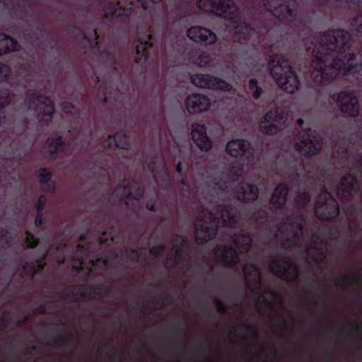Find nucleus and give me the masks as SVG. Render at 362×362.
<instances>
[{
	"instance_id": "35",
	"label": "nucleus",
	"mask_w": 362,
	"mask_h": 362,
	"mask_svg": "<svg viewBox=\"0 0 362 362\" xmlns=\"http://www.w3.org/2000/svg\"><path fill=\"white\" fill-rule=\"evenodd\" d=\"M249 90L252 91V95L255 99H258L262 93V88L257 84L256 79L252 78L249 82Z\"/></svg>"
},
{
	"instance_id": "8",
	"label": "nucleus",
	"mask_w": 362,
	"mask_h": 362,
	"mask_svg": "<svg viewBox=\"0 0 362 362\" xmlns=\"http://www.w3.org/2000/svg\"><path fill=\"white\" fill-rule=\"evenodd\" d=\"M193 85L200 88L230 91L232 86L226 81L206 74H197L191 76Z\"/></svg>"
},
{
	"instance_id": "53",
	"label": "nucleus",
	"mask_w": 362,
	"mask_h": 362,
	"mask_svg": "<svg viewBox=\"0 0 362 362\" xmlns=\"http://www.w3.org/2000/svg\"><path fill=\"white\" fill-rule=\"evenodd\" d=\"M297 122L298 124L301 125L303 124V119H301V118H299L298 120H297Z\"/></svg>"
},
{
	"instance_id": "37",
	"label": "nucleus",
	"mask_w": 362,
	"mask_h": 362,
	"mask_svg": "<svg viewBox=\"0 0 362 362\" xmlns=\"http://www.w3.org/2000/svg\"><path fill=\"white\" fill-rule=\"evenodd\" d=\"M40 267L41 264L40 262H37L33 264H29L28 263H26L23 267V269L28 275L33 276L37 272V270L40 269Z\"/></svg>"
},
{
	"instance_id": "2",
	"label": "nucleus",
	"mask_w": 362,
	"mask_h": 362,
	"mask_svg": "<svg viewBox=\"0 0 362 362\" xmlns=\"http://www.w3.org/2000/svg\"><path fill=\"white\" fill-rule=\"evenodd\" d=\"M235 209L232 206L219 207L216 214L208 210L199 213L195 227V236L199 240H207L215 234L218 226L236 227Z\"/></svg>"
},
{
	"instance_id": "43",
	"label": "nucleus",
	"mask_w": 362,
	"mask_h": 362,
	"mask_svg": "<svg viewBox=\"0 0 362 362\" xmlns=\"http://www.w3.org/2000/svg\"><path fill=\"white\" fill-rule=\"evenodd\" d=\"M214 189H224L227 187V182L221 180L220 177H216L214 178Z\"/></svg>"
},
{
	"instance_id": "44",
	"label": "nucleus",
	"mask_w": 362,
	"mask_h": 362,
	"mask_svg": "<svg viewBox=\"0 0 362 362\" xmlns=\"http://www.w3.org/2000/svg\"><path fill=\"white\" fill-rule=\"evenodd\" d=\"M46 202L47 199L45 196H40L38 198L37 202L35 206L37 212L40 213L42 211Z\"/></svg>"
},
{
	"instance_id": "52",
	"label": "nucleus",
	"mask_w": 362,
	"mask_h": 362,
	"mask_svg": "<svg viewBox=\"0 0 362 362\" xmlns=\"http://www.w3.org/2000/svg\"><path fill=\"white\" fill-rule=\"evenodd\" d=\"M153 177H154V178H155L156 182L157 183H159V182H160V181H159V175H158V173H154V174H153Z\"/></svg>"
},
{
	"instance_id": "32",
	"label": "nucleus",
	"mask_w": 362,
	"mask_h": 362,
	"mask_svg": "<svg viewBox=\"0 0 362 362\" xmlns=\"http://www.w3.org/2000/svg\"><path fill=\"white\" fill-rule=\"evenodd\" d=\"M38 178L43 190L49 191L54 189V184L50 182L51 173L47 169L40 170Z\"/></svg>"
},
{
	"instance_id": "45",
	"label": "nucleus",
	"mask_w": 362,
	"mask_h": 362,
	"mask_svg": "<svg viewBox=\"0 0 362 362\" xmlns=\"http://www.w3.org/2000/svg\"><path fill=\"white\" fill-rule=\"evenodd\" d=\"M164 251V247L163 246H156L153 247L151 249L150 253L153 255H158L163 253Z\"/></svg>"
},
{
	"instance_id": "10",
	"label": "nucleus",
	"mask_w": 362,
	"mask_h": 362,
	"mask_svg": "<svg viewBox=\"0 0 362 362\" xmlns=\"http://www.w3.org/2000/svg\"><path fill=\"white\" fill-rule=\"evenodd\" d=\"M340 110L346 115L355 117L359 113L358 101L353 93L342 91L334 97Z\"/></svg>"
},
{
	"instance_id": "47",
	"label": "nucleus",
	"mask_w": 362,
	"mask_h": 362,
	"mask_svg": "<svg viewBox=\"0 0 362 362\" xmlns=\"http://www.w3.org/2000/svg\"><path fill=\"white\" fill-rule=\"evenodd\" d=\"M42 216L40 215V213L37 212V216H36V218L35 221V224L36 226H40L42 225Z\"/></svg>"
},
{
	"instance_id": "38",
	"label": "nucleus",
	"mask_w": 362,
	"mask_h": 362,
	"mask_svg": "<svg viewBox=\"0 0 362 362\" xmlns=\"http://www.w3.org/2000/svg\"><path fill=\"white\" fill-rule=\"evenodd\" d=\"M22 240L27 247H33L37 244V240L28 231L24 234Z\"/></svg>"
},
{
	"instance_id": "28",
	"label": "nucleus",
	"mask_w": 362,
	"mask_h": 362,
	"mask_svg": "<svg viewBox=\"0 0 362 362\" xmlns=\"http://www.w3.org/2000/svg\"><path fill=\"white\" fill-rule=\"evenodd\" d=\"M355 179L351 175L344 176L340 182V185L337 188V195L339 197H346L351 194Z\"/></svg>"
},
{
	"instance_id": "18",
	"label": "nucleus",
	"mask_w": 362,
	"mask_h": 362,
	"mask_svg": "<svg viewBox=\"0 0 362 362\" xmlns=\"http://www.w3.org/2000/svg\"><path fill=\"white\" fill-rule=\"evenodd\" d=\"M133 190H138L142 192L140 185L137 182L133 183L131 186H129V183L124 182L122 185H119L118 187L115 189L113 192V197H116L118 200H122L123 199L132 195V197L138 201L141 195L140 192H134Z\"/></svg>"
},
{
	"instance_id": "30",
	"label": "nucleus",
	"mask_w": 362,
	"mask_h": 362,
	"mask_svg": "<svg viewBox=\"0 0 362 362\" xmlns=\"http://www.w3.org/2000/svg\"><path fill=\"white\" fill-rule=\"evenodd\" d=\"M18 48V45L14 40L4 34H0V56L16 51Z\"/></svg>"
},
{
	"instance_id": "9",
	"label": "nucleus",
	"mask_w": 362,
	"mask_h": 362,
	"mask_svg": "<svg viewBox=\"0 0 362 362\" xmlns=\"http://www.w3.org/2000/svg\"><path fill=\"white\" fill-rule=\"evenodd\" d=\"M269 267L279 278L293 279L297 276V269L291 258L279 257L270 262Z\"/></svg>"
},
{
	"instance_id": "3",
	"label": "nucleus",
	"mask_w": 362,
	"mask_h": 362,
	"mask_svg": "<svg viewBox=\"0 0 362 362\" xmlns=\"http://www.w3.org/2000/svg\"><path fill=\"white\" fill-rule=\"evenodd\" d=\"M269 69L272 78L282 90L293 94L298 90L299 78L284 55L271 57Z\"/></svg>"
},
{
	"instance_id": "27",
	"label": "nucleus",
	"mask_w": 362,
	"mask_h": 362,
	"mask_svg": "<svg viewBox=\"0 0 362 362\" xmlns=\"http://www.w3.org/2000/svg\"><path fill=\"white\" fill-rule=\"evenodd\" d=\"M151 38V35H148L147 39L144 38L139 40L138 44L136 45V62L139 63L143 60H146L148 57L147 49L151 45L149 42Z\"/></svg>"
},
{
	"instance_id": "22",
	"label": "nucleus",
	"mask_w": 362,
	"mask_h": 362,
	"mask_svg": "<svg viewBox=\"0 0 362 362\" xmlns=\"http://www.w3.org/2000/svg\"><path fill=\"white\" fill-rule=\"evenodd\" d=\"M103 146L109 148L116 147L122 149H127L129 146V138L124 133L117 132L115 136H109L103 142Z\"/></svg>"
},
{
	"instance_id": "16",
	"label": "nucleus",
	"mask_w": 362,
	"mask_h": 362,
	"mask_svg": "<svg viewBox=\"0 0 362 362\" xmlns=\"http://www.w3.org/2000/svg\"><path fill=\"white\" fill-rule=\"evenodd\" d=\"M192 138L196 145L202 151H209L212 147V143L206 134L204 124H194L192 127Z\"/></svg>"
},
{
	"instance_id": "41",
	"label": "nucleus",
	"mask_w": 362,
	"mask_h": 362,
	"mask_svg": "<svg viewBox=\"0 0 362 362\" xmlns=\"http://www.w3.org/2000/svg\"><path fill=\"white\" fill-rule=\"evenodd\" d=\"M180 251H181V247L177 245H174L172 251H171V257H170V259H173V262H176L179 258L180 257Z\"/></svg>"
},
{
	"instance_id": "6",
	"label": "nucleus",
	"mask_w": 362,
	"mask_h": 362,
	"mask_svg": "<svg viewBox=\"0 0 362 362\" xmlns=\"http://www.w3.org/2000/svg\"><path fill=\"white\" fill-rule=\"evenodd\" d=\"M315 214L321 218H332L339 213L337 202L327 192L321 193L315 203Z\"/></svg>"
},
{
	"instance_id": "14",
	"label": "nucleus",
	"mask_w": 362,
	"mask_h": 362,
	"mask_svg": "<svg viewBox=\"0 0 362 362\" xmlns=\"http://www.w3.org/2000/svg\"><path fill=\"white\" fill-rule=\"evenodd\" d=\"M185 105L189 114H199L209 110L211 100L203 94H192L186 98Z\"/></svg>"
},
{
	"instance_id": "50",
	"label": "nucleus",
	"mask_w": 362,
	"mask_h": 362,
	"mask_svg": "<svg viewBox=\"0 0 362 362\" xmlns=\"http://www.w3.org/2000/svg\"><path fill=\"white\" fill-rule=\"evenodd\" d=\"M146 208L150 211H153L154 209V204L151 202H148L146 204Z\"/></svg>"
},
{
	"instance_id": "54",
	"label": "nucleus",
	"mask_w": 362,
	"mask_h": 362,
	"mask_svg": "<svg viewBox=\"0 0 362 362\" xmlns=\"http://www.w3.org/2000/svg\"><path fill=\"white\" fill-rule=\"evenodd\" d=\"M181 183L185 185V182L183 180H181Z\"/></svg>"
},
{
	"instance_id": "1",
	"label": "nucleus",
	"mask_w": 362,
	"mask_h": 362,
	"mask_svg": "<svg viewBox=\"0 0 362 362\" xmlns=\"http://www.w3.org/2000/svg\"><path fill=\"white\" fill-rule=\"evenodd\" d=\"M349 42L350 34L344 30H333L313 39L311 76L315 83L330 81L339 73L346 74L361 71L362 64L349 52Z\"/></svg>"
},
{
	"instance_id": "49",
	"label": "nucleus",
	"mask_w": 362,
	"mask_h": 362,
	"mask_svg": "<svg viewBox=\"0 0 362 362\" xmlns=\"http://www.w3.org/2000/svg\"><path fill=\"white\" fill-rule=\"evenodd\" d=\"M64 110L65 112L67 113H72V109H74V107L71 105H69V107H66V105L64 106Z\"/></svg>"
},
{
	"instance_id": "23",
	"label": "nucleus",
	"mask_w": 362,
	"mask_h": 362,
	"mask_svg": "<svg viewBox=\"0 0 362 362\" xmlns=\"http://www.w3.org/2000/svg\"><path fill=\"white\" fill-rule=\"evenodd\" d=\"M132 8H129L121 5V2L119 1L117 4H111L105 6L104 9L105 16L107 18H113L121 17L123 15H128L129 11H132Z\"/></svg>"
},
{
	"instance_id": "7",
	"label": "nucleus",
	"mask_w": 362,
	"mask_h": 362,
	"mask_svg": "<svg viewBox=\"0 0 362 362\" xmlns=\"http://www.w3.org/2000/svg\"><path fill=\"white\" fill-rule=\"evenodd\" d=\"M296 150L305 156L315 154L322 147L321 137L317 133L300 134L296 138Z\"/></svg>"
},
{
	"instance_id": "17",
	"label": "nucleus",
	"mask_w": 362,
	"mask_h": 362,
	"mask_svg": "<svg viewBox=\"0 0 362 362\" xmlns=\"http://www.w3.org/2000/svg\"><path fill=\"white\" fill-rule=\"evenodd\" d=\"M243 273L252 291L255 293H260V276L257 266L254 264H246L243 267Z\"/></svg>"
},
{
	"instance_id": "13",
	"label": "nucleus",
	"mask_w": 362,
	"mask_h": 362,
	"mask_svg": "<svg viewBox=\"0 0 362 362\" xmlns=\"http://www.w3.org/2000/svg\"><path fill=\"white\" fill-rule=\"evenodd\" d=\"M302 223L303 217L299 215L288 218L286 226V232L284 234L286 244L288 246L298 245L302 233Z\"/></svg>"
},
{
	"instance_id": "39",
	"label": "nucleus",
	"mask_w": 362,
	"mask_h": 362,
	"mask_svg": "<svg viewBox=\"0 0 362 362\" xmlns=\"http://www.w3.org/2000/svg\"><path fill=\"white\" fill-rule=\"evenodd\" d=\"M11 238L10 233L4 230L0 231V246H9Z\"/></svg>"
},
{
	"instance_id": "34",
	"label": "nucleus",
	"mask_w": 362,
	"mask_h": 362,
	"mask_svg": "<svg viewBox=\"0 0 362 362\" xmlns=\"http://www.w3.org/2000/svg\"><path fill=\"white\" fill-rule=\"evenodd\" d=\"M47 145L49 151L51 153H57V151L62 149L63 142L62 141V137L59 136L56 138L55 140L49 139L47 140Z\"/></svg>"
},
{
	"instance_id": "20",
	"label": "nucleus",
	"mask_w": 362,
	"mask_h": 362,
	"mask_svg": "<svg viewBox=\"0 0 362 362\" xmlns=\"http://www.w3.org/2000/svg\"><path fill=\"white\" fill-rule=\"evenodd\" d=\"M250 150V143L245 139H233L226 146V152L231 156H243Z\"/></svg>"
},
{
	"instance_id": "26",
	"label": "nucleus",
	"mask_w": 362,
	"mask_h": 362,
	"mask_svg": "<svg viewBox=\"0 0 362 362\" xmlns=\"http://www.w3.org/2000/svg\"><path fill=\"white\" fill-rule=\"evenodd\" d=\"M189 59L200 67H205L209 64L211 56L206 52L197 49L189 53Z\"/></svg>"
},
{
	"instance_id": "11",
	"label": "nucleus",
	"mask_w": 362,
	"mask_h": 362,
	"mask_svg": "<svg viewBox=\"0 0 362 362\" xmlns=\"http://www.w3.org/2000/svg\"><path fill=\"white\" fill-rule=\"evenodd\" d=\"M283 124L284 120L281 113L277 110H271L261 119L259 128L264 134H274Z\"/></svg>"
},
{
	"instance_id": "46",
	"label": "nucleus",
	"mask_w": 362,
	"mask_h": 362,
	"mask_svg": "<svg viewBox=\"0 0 362 362\" xmlns=\"http://www.w3.org/2000/svg\"><path fill=\"white\" fill-rule=\"evenodd\" d=\"M160 173L161 177L163 179V180L165 182L167 181L168 177V173L167 169L163 166L161 168V170L160 171Z\"/></svg>"
},
{
	"instance_id": "42",
	"label": "nucleus",
	"mask_w": 362,
	"mask_h": 362,
	"mask_svg": "<svg viewBox=\"0 0 362 362\" xmlns=\"http://www.w3.org/2000/svg\"><path fill=\"white\" fill-rule=\"evenodd\" d=\"M243 173V168L241 165H237L232 166L230 169V173L232 175V179H237Z\"/></svg>"
},
{
	"instance_id": "4",
	"label": "nucleus",
	"mask_w": 362,
	"mask_h": 362,
	"mask_svg": "<svg viewBox=\"0 0 362 362\" xmlns=\"http://www.w3.org/2000/svg\"><path fill=\"white\" fill-rule=\"evenodd\" d=\"M199 8L204 11L211 12L226 19L233 21L235 35H249L251 29L245 23H239L237 8L233 0H199Z\"/></svg>"
},
{
	"instance_id": "5",
	"label": "nucleus",
	"mask_w": 362,
	"mask_h": 362,
	"mask_svg": "<svg viewBox=\"0 0 362 362\" xmlns=\"http://www.w3.org/2000/svg\"><path fill=\"white\" fill-rule=\"evenodd\" d=\"M264 6L279 21H291L297 15L294 0H263Z\"/></svg>"
},
{
	"instance_id": "40",
	"label": "nucleus",
	"mask_w": 362,
	"mask_h": 362,
	"mask_svg": "<svg viewBox=\"0 0 362 362\" xmlns=\"http://www.w3.org/2000/svg\"><path fill=\"white\" fill-rule=\"evenodd\" d=\"M10 69L8 66L0 65V80L8 81L9 79Z\"/></svg>"
},
{
	"instance_id": "29",
	"label": "nucleus",
	"mask_w": 362,
	"mask_h": 362,
	"mask_svg": "<svg viewBox=\"0 0 362 362\" xmlns=\"http://www.w3.org/2000/svg\"><path fill=\"white\" fill-rule=\"evenodd\" d=\"M287 187L284 185H278L273 193L271 204L275 208H279L286 202Z\"/></svg>"
},
{
	"instance_id": "48",
	"label": "nucleus",
	"mask_w": 362,
	"mask_h": 362,
	"mask_svg": "<svg viewBox=\"0 0 362 362\" xmlns=\"http://www.w3.org/2000/svg\"><path fill=\"white\" fill-rule=\"evenodd\" d=\"M101 56L103 58H105V57L107 56V61H110L114 59V56L109 52H103L101 54Z\"/></svg>"
},
{
	"instance_id": "12",
	"label": "nucleus",
	"mask_w": 362,
	"mask_h": 362,
	"mask_svg": "<svg viewBox=\"0 0 362 362\" xmlns=\"http://www.w3.org/2000/svg\"><path fill=\"white\" fill-rule=\"evenodd\" d=\"M187 35L193 42L204 46L212 45L217 40V36L213 31L202 26L189 28Z\"/></svg>"
},
{
	"instance_id": "25",
	"label": "nucleus",
	"mask_w": 362,
	"mask_h": 362,
	"mask_svg": "<svg viewBox=\"0 0 362 362\" xmlns=\"http://www.w3.org/2000/svg\"><path fill=\"white\" fill-rule=\"evenodd\" d=\"M258 189L257 186L251 184H245L238 192V199L243 201H251L257 199Z\"/></svg>"
},
{
	"instance_id": "31",
	"label": "nucleus",
	"mask_w": 362,
	"mask_h": 362,
	"mask_svg": "<svg viewBox=\"0 0 362 362\" xmlns=\"http://www.w3.org/2000/svg\"><path fill=\"white\" fill-rule=\"evenodd\" d=\"M233 242L235 244L236 247H239L240 252L247 251L251 244V238L245 234H233L231 235Z\"/></svg>"
},
{
	"instance_id": "21",
	"label": "nucleus",
	"mask_w": 362,
	"mask_h": 362,
	"mask_svg": "<svg viewBox=\"0 0 362 362\" xmlns=\"http://www.w3.org/2000/svg\"><path fill=\"white\" fill-rule=\"evenodd\" d=\"M216 259L226 265H233L238 261L237 252L232 247H218L215 250Z\"/></svg>"
},
{
	"instance_id": "15",
	"label": "nucleus",
	"mask_w": 362,
	"mask_h": 362,
	"mask_svg": "<svg viewBox=\"0 0 362 362\" xmlns=\"http://www.w3.org/2000/svg\"><path fill=\"white\" fill-rule=\"evenodd\" d=\"M35 108L37 112V117L39 120L49 121L52 119L54 108L51 100L45 97L40 96L33 101H29L28 110Z\"/></svg>"
},
{
	"instance_id": "51",
	"label": "nucleus",
	"mask_w": 362,
	"mask_h": 362,
	"mask_svg": "<svg viewBox=\"0 0 362 362\" xmlns=\"http://www.w3.org/2000/svg\"><path fill=\"white\" fill-rule=\"evenodd\" d=\"M176 170L178 173H181L182 171V164L181 162H178L176 166Z\"/></svg>"
},
{
	"instance_id": "24",
	"label": "nucleus",
	"mask_w": 362,
	"mask_h": 362,
	"mask_svg": "<svg viewBox=\"0 0 362 362\" xmlns=\"http://www.w3.org/2000/svg\"><path fill=\"white\" fill-rule=\"evenodd\" d=\"M107 262L103 259H98L96 261L90 260L88 263H85L83 260H78L76 262L73 267L76 270H85L88 269V273L95 272L98 269L105 267Z\"/></svg>"
},
{
	"instance_id": "19",
	"label": "nucleus",
	"mask_w": 362,
	"mask_h": 362,
	"mask_svg": "<svg viewBox=\"0 0 362 362\" xmlns=\"http://www.w3.org/2000/svg\"><path fill=\"white\" fill-rule=\"evenodd\" d=\"M325 243L319 238L312 240L309 245H305V252L308 256L313 259L315 262L319 263L324 258V248Z\"/></svg>"
},
{
	"instance_id": "36",
	"label": "nucleus",
	"mask_w": 362,
	"mask_h": 362,
	"mask_svg": "<svg viewBox=\"0 0 362 362\" xmlns=\"http://www.w3.org/2000/svg\"><path fill=\"white\" fill-rule=\"evenodd\" d=\"M351 30L355 33H362V16H358L353 19Z\"/></svg>"
},
{
	"instance_id": "33",
	"label": "nucleus",
	"mask_w": 362,
	"mask_h": 362,
	"mask_svg": "<svg viewBox=\"0 0 362 362\" xmlns=\"http://www.w3.org/2000/svg\"><path fill=\"white\" fill-rule=\"evenodd\" d=\"M116 91L112 88L107 87H100L98 98L99 100L103 99L104 103L112 101V95H115Z\"/></svg>"
}]
</instances>
